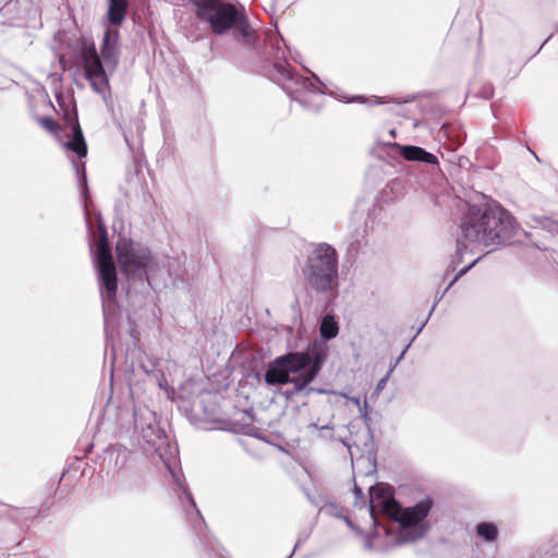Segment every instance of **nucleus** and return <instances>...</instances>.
<instances>
[{
	"instance_id": "nucleus-19",
	"label": "nucleus",
	"mask_w": 558,
	"mask_h": 558,
	"mask_svg": "<svg viewBox=\"0 0 558 558\" xmlns=\"http://www.w3.org/2000/svg\"><path fill=\"white\" fill-rule=\"evenodd\" d=\"M371 502H375L378 498H383L384 489L378 486H372L369 489Z\"/></svg>"
},
{
	"instance_id": "nucleus-12",
	"label": "nucleus",
	"mask_w": 558,
	"mask_h": 558,
	"mask_svg": "<svg viewBox=\"0 0 558 558\" xmlns=\"http://www.w3.org/2000/svg\"><path fill=\"white\" fill-rule=\"evenodd\" d=\"M400 154L405 160L410 161H423L429 165L438 163V159L434 154H430L418 146H400Z\"/></svg>"
},
{
	"instance_id": "nucleus-10",
	"label": "nucleus",
	"mask_w": 558,
	"mask_h": 558,
	"mask_svg": "<svg viewBox=\"0 0 558 558\" xmlns=\"http://www.w3.org/2000/svg\"><path fill=\"white\" fill-rule=\"evenodd\" d=\"M319 356V359L323 361V357L318 352H290L282 356H280L281 362L286 365L289 374L290 373H299L300 371L308 367L311 368L313 363L315 362L316 357Z\"/></svg>"
},
{
	"instance_id": "nucleus-4",
	"label": "nucleus",
	"mask_w": 558,
	"mask_h": 558,
	"mask_svg": "<svg viewBox=\"0 0 558 558\" xmlns=\"http://www.w3.org/2000/svg\"><path fill=\"white\" fill-rule=\"evenodd\" d=\"M116 254L120 271L128 280L147 279V270L153 263L151 253L147 247L122 239L117 242Z\"/></svg>"
},
{
	"instance_id": "nucleus-14",
	"label": "nucleus",
	"mask_w": 558,
	"mask_h": 558,
	"mask_svg": "<svg viewBox=\"0 0 558 558\" xmlns=\"http://www.w3.org/2000/svg\"><path fill=\"white\" fill-rule=\"evenodd\" d=\"M128 12V0H110L108 20L111 24L119 26L123 23Z\"/></svg>"
},
{
	"instance_id": "nucleus-16",
	"label": "nucleus",
	"mask_w": 558,
	"mask_h": 558,
	"mask_svg": "<svg viewBox=\"0 0 558 558\" xmlns=\"http://www.w3.org/2000/svg\"><path fill=\"white\" fill-rule=\"evenodd\" d=\"M319 330L322 337L329 340L338 335L339 326L332 316L326 315L322 320Z\"/></svg>"
},
{
	"instance_id": "nucleus-20",
	"label": "nucleus",
	"mask_w": 558,
	"mask_h": 558,
	"mask_svg": "<svg viewBox=\"0 0 558 558\" xmlns=\"http://www.w3.org/2000/svg\"><path fill=\"white\" fill-rule=\"evenodd\" d=\"M468 269H469V267H468V268L462 269V270H461V271H460V272L454 277V279L450 282L449 287H451V286H452V284L458 280V278H459L460 276H462L463 274H465Z\"/></svg>"
},
{
	"instance_id": "nucleus-3",
	"label": "nucleus",
	"mask_w": 558,
	"mask_h": 558,
	"mask_svg": "<svg viewBox=\"0 0 558 558\" xmlns=\"http://www.w3.org/2000/svg\"><path fill=\"white\" fill-rule=\"evenodd\" d=\"M303 276L317 292H328L337 286L338 254L327 243L318 244L307 256Z\"/></svg>"
},
{
	"instance_id": "nucleus-5",
	"label": "nucleus",
	"mask_w": 558,
	"mask_h": 558,
	"mask_svg": "<svg viewBox=\"0 0 558 558\" xmlns=\"http://www.w3.org/2000/svg\"><path fill=\"white\" fill-rule=\"evenodd\" d=\"M97 268L108 299H114L118 290L117 268L112 258L107 231L101 229L96 253Z\"/></svg>"
},
{
	"instance_id": "nucleus-9",
	"label": "nucleus",
	"mask_w": 558,
	"mask_h": 558,
	"mask_svg": "<svg viewBox=\"0 0 558 558\" xmlns=\"http://www.w3.org/2000/svg\"><path fill=\"white\" fill-rule=\"evenodd\" d=\"M269 77L279 84L290 96L306 88L308 78L302 76L291 64L275 62L268 70Z\"/></svg>"
},
{
	"instance_id": "nucleus-21",
	"label": "nucleus",
	"mask_w": 558,
	"mask_h": 558,
	"mask_svg": "<svg viewBox=\"0 0 558 558\" xmlns=\"http://www.w3.org/2000/svg\"><path fill=\"white\" fill-rule=\"evenodd\" d=\"M351 400L355 405L360 407V398H352Z\"/></svg>"
},
{
	"instance_id": "nucleus-2",
	"label": "nucleus",
	"mask_w": 558,
	"mask_h": 558,
	"mask_svg": "<svg viewBox=\"0 0 558 558\" xmlns=\"http://www.w3.org/2000/svg\"><path fill=\"white\" fill-rule=\"evenodd\" d=\"M196 7V16L208 22L214 34L232 31L234 40L245 49H256L259 36L250 25L246 15L232 3L221 0H191Z\"/></svg>"
},
{
	"instance_id": "nucleus-13",
	"label": "nucleus",
	"mask_w": 558,
	"mask_h": 558,
	"mask_svg": "<svg viewBox=\"0 0 558 558\" xmlns=\"http://www.w3.org/2000/svg\"><path fill=\"white\" fill-rule=\"evenodd\" d=\"M72 129H73L72 140L66 142L64 144V146L68 149L74 151L80 158L86 157L87 151H88L87 144L85 142L82 128L77 120L74 121Z\"/></svg>"
},
{
	"instance_id": "nucleus-18",
	"label": "nucleus",
	"mask_w": 558,
	"mask_h": 558,
	"mask_svg": "<svg viewBox=\"0 0 558 558\" xmlns=\"http://www.w3.org/2000/svg\"><path fill=\"white\" fill-rule=\"evenodd\" d=\"M38 123L50 133H58L61 130V125L50 117L38 118Z\"/></svg>"
},
{
	"instance_id": "nucleus-15",
	"label": "nucleus",
	"mask_w": 558,
	"mask_h": 558,
	"mask_svg": "<svg viewBox=\"0 0 558 558\" xmlns=\"http://www.w3.org/2000/svg\"><path fill=\"white\" fill-rule=\"evenodd\" d=\"M379 507L385 515L389 517L396 522H398V519H400L403 509L400 502L397 501L393 497L383 499L379 504Z\"/></svg>"
},
{
	"instance_id": "nucleus-6",
	"label": "nucleus",
	"mask_w": 558,
	"mask_h": 558,
	"mask_svg": "<svg viewBox=\"0 0 558 558\" xmlns=\"http://www.w3.org/2000/svg\"><path fill=\"white\" fill-rule=\"evenodd\" d=\"M320 367L322 360L317 356L310 369H306L296 377L291 378L286 365L281 362L279 356L269 365V368L265 374V381L268 385H284L293 383L298 388L302 389L315 379Z\"/></svg>"
},
{
	"instance_id": "nucleus-1",
	"label": "nucleus",
	"mask_w": 558,
	"mask_h": 558,
	"mask_svg": "<svg viewBox=\"0 0 558 558\" xmlns=\"http://www.w3.org/2000/svg\"><path fill=\"white\" fill-rule=\"evenodd\" d=\"M515 228L514 217L499 204L472 205L460 222L462 240L485 247L509 242Z\"/></svg>"
},
{
	"instance_id": "nucleus-8",
	"label": "nucleus",
	"mask_w": 558,
	"mask_h": 558,
	"mask_svg": "<svg viewBox=\"0 0 558 558\" xmlns=\"http://www.w3.org/2000/svg\"><path fill=\"white\" fill-rule=\"evenodd\" d=\"M433 506V501L429 498L418 501L413 507L402 509L398 523L403 529H413L411 539H417L423 537L429 529L427 522H425Z\"/></svg>"
},
{
	"instance_id": "nucleus-7",
	"label": "nucleus",
	"mask_w": 558,
	"mask_h": 558,
	"mask_svg": "<svg viewBox=\"0 0 558 558\" xmlns=\"http://www.w3.org/2000/svg\"><path fill=\"white\" fill-rule=\"evenodd\" d=\"M81 58L85 78L90 87L96 93L105 92L109 87V80L95 45H85L81 51Z\"/></svg>"
},
{
	"instance_id": "nucleus-17",
	"label": "nucleus",
	"mask_w": 558,
	"mask_h": 558,
	"mask_svg": "<svg viewBox=\"0 0 558 558\" xmlns=\"http://www.w3.org/2000/svg\"><path fill=\"white\" fill-rule=\"evenodd\" d=\"M477 534L486 542H493L497 538L498 529L494 523L482 522L476 526Z\"/></svg>"
},
{
	"instance_id": "nucleus-11",
	"label": "nucleus",
	"mask_w": 558,
	"mask_h": 558,
	"mask_svg": "<svg viewBox=\"0 0 558 558\" xmlns=\"http://www.w3.org/2000/svg\"><path fill=\"white\" fill-rule=\"evenodd\" d=\"M120 33L118 29L114 28H108L105 32L101 47H100V53L101 57L107 62H111L113 64L118 63L119 58V50H118V44H119Z\"/></svg>"
}]
</instances>
